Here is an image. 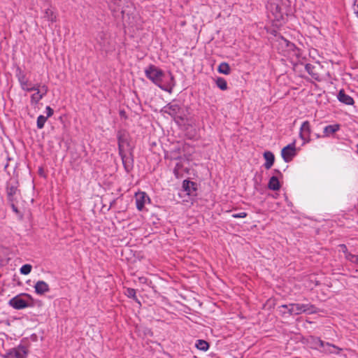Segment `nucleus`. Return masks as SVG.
<instances>
[{
    "label": "nucleus",
    "instance_id": "412c9836",
    "mask_svg": "<svg viewBox=\"0 0 358 358\" xmlns=\"http://www.w3.org/2000/svg\"><path fill=\"white\" fill-rule=\"evenodd\" d=\"M43 17L51 23L57 21V14L52 8H48L45 10Z\"/></svg>",
    "mask_w": 358,
    "mask_h": 358
},
{
    "label": "nucleus",
    "instance_id": "a878e982",
    "mask_svg": "<svg viewBox=\"0 0 358 358\" xmlns=\"http://www.w3.org/2000/svg\"><path fill=\"white\" fill-rule=\"evenodd\" d=\"M216 85L221 90H227V83L226 80L223 78L219 77L215 80Z\"/></svg>",
    "mask_w": 358,
    "mask_h": 358
},
{
    "label": "nucleus",
    "instance_id": "0eeeda50",
    "mask_svg": "<svg viewBox=\"0 0 358 358\" xmlns=\"http://www.w3.org/2000/svg\"><path fill=\"white\" fill-rule=\"evenodd\" d=\"M25 296L29 299H32L31 296L28 294H21L13 297L10 299L8 304L16 310H21L29 306L28 302L22 297Z\"/></svg>",
    "mask_w": 358,
    "mask_h": 358
},
{
    "label": "nucleus",
    "instance_id": "c756f323",
    "mask_svg": "<svg viewBox=\"0 0 358 358\" xmlns=\"http://www.w3.org/2000/svg\"><path fill=\"white\" fill-rule=\"evenodd\" d=\"M126 294L129 298H131V299H134L136 301L138 300L137 298H136V292L133 288H127V289Z\"/></svg>",
    "mask_w": 358,
    "mask_h": 358
},
{
    "label": "nucleus",
    "instance_id": "a211bd4d",
    "mask_svg": "<svg viewBox=\"0 0 358 358\" xmlns=\"http://www.w3.org/2000/svg\"><path fill=\"white\" fill-rule=\"evenodd\" d=\"M182 188L188 195H193L197 189V185L195 182L185 180L182 182Z\"/></svg>",
    "mask_w": 358,
    "mask_h": 358
},
{
    "label": "nucleus",
    "instance_id": "cd10ccee",
    "mask_svg": "<svg viewBox=\"0 0 358 358\" xmlns=\"http://www.w3.org/2000/svg\"><path fill=\"white\" fill-rule=\"evenodd\" d=\"M47 119L48 118L46 117H45L44 115H39L37 117L36 125H37L38 129H41L43 128L45 123L47 121Z\"/></svg>",
    "mask_w": 358,
    "mask_h": 358
},
{
    "label": "nucleus",
    "instance_id": "4468645a",
    "mask_svg": "<svg viewBox=\"0 0 358 358\" xmlns=\"http://www.w3.org/2000/svg\"><path fill=\"white\" fill-rule=\"evenodd\" d=\"M307 344L312 349L320 350L324 345V341L318 337L310 336L307 338Z\"/></svg>",
    "mask_w": 358,
    "mask_h": 358
},
{
    "label": "nucleus",
    "instance_id": "4c0bfd02",
    "mask_svg": "<svg viewBox=\"0 0 358 358\" xmlns=\"http://www.w3.org/2000/svg\"><path fill=\"white\" fill-rule=\"evenodd\" d=\"M316 137H317V138H319L322 137V136H320V134H316Z\"/></svg>",
    "mask_w": 358,
    "mask_h": 358
},
{
    "label": "nucleus",
    "instance_id": "2eb2a0df",
    "mask_svg": "<svg viewBox=\"0 0 358 358\" xmlns=\"http://www.w3.org/2000/svg\"><path fill=\"white\" fill-rule=\"evenodd\" d=\"M341 350V349L340 348L324 341V345L322 346L320 351L327 354H339Z\"/></svg>",
    "mask_w": 358,
    "mask_h": 358
},
{
    "label": "nucleus",
    "instance_id": "9d476101",
    "mask_svg": "<svg viewBox=\"0 0 358 358\" xmlns=\"http://www.w3.org/2000/svg\"><path fill=\"white\" fill-rule=\"evenodd\" d=\"M296 155L295 141L282 148L281 156L285 162H289Z\"/></svg>",
    "mask_w": 358,
    "mask_h": 358
},
{
    "label": "nucleus",
    "instance_id": "b1692460",
    "mask_svg": "<svg viewBox=\"0 0 358 358\" xmlns=\"http://www.w3.org/2000/svg\"><path fill=\"white\" fill-rule=\"evenodd\" d=\"M217 71L219 73L224 74V75H229L231 73V68L228 63L227 62H222L218 68Z\"/></svg>",
    "mask_w": 358,
    "mask_h": 358
},
{
    "label": "nucleus",
    "instance_id": "4be33fe9",
    "mask_svg": "<svg viewBox=\"0 0 358 358\" xmlns=\"http://www.w3.org/2000/svg\"><path fill=\"white\" fill-rule=\"evenodd\" d=\"M268 187L273 191L278 190L280 188V182L276 176H272L268 183Z\"/></svg>",
    "mask_w": 358,
    "mask_h": 358
},
{
    "label": "nucleus",
    "instance_id": "bb28decb",
    "mask_svg": "<svg viewBox=\"0 0 358 358\" xmlns=\"http://www.w3.org/2000/svg\"><path fill=\"white\" fill-rule=\"evenodd\" d=\"M182 165L180 162H178L176 164V166L173 169V173L176 178H180L182 176Z\"/></svg>",
    "mask_w": 358,
    "mask_h": 358
},
{
    "label": "nucleus",
    "instance_id": "f03ea898",
    "mask_svg": "<svg viewBox=\"0 0 358 358\" xmlns=\"http://www.w3.org/2000/svg\"><path fill=\"white\" fill-rule=\"evenodd\" d=\"M145 73L146 77L153 83L157 85L160 89L169 93L171 92L173 88L175 86L174 78L171 74H170L169 81L164 82V73L163 71L154 65H150L145 70Z\"/></svg>",
    "mask_w": 358,
    "mask_h": 358
},
{
    "label": "nucleus",
    "instance_id": "f8f14e48",
    "mask_svg": "<svg viewBox=\"0 0 358 358\" xmlns=\"http://www.w3.org/2000/svg\"><path fill=\"white\" fill-rule=\"evenodd\" d=\"M310 134L311 129L309 122H303L301 126L299 132V136L303 141V143H307L310 141Z\"/></svg>",
    "mask_w": 358,
    "mask_h": 358
},
{
    "label": "nucleus",
    "instance_id": "5701e85b",
    "mask_svg": "<svg viewBox=\"0 0 358 358\" xmlns=\"http://www.w3.org/2000/svg\"><path fill=\"white\" fill-rule=\"evenodd\" d=\"M306 71L315 79L319 78V73L316 71V68L311 64H306L305 66Z\"/></svg>",
    "mask_w": 358,
    "mask_h": 358
},
{
    "label": "nucleus",
    "instance_id": "ddd939ff",
    "mask_svg": "<svg viewBox=\"0 0 358 358\" xmlns=\"http://www.w3.org/2000/svg\"><path fill=\"white\" fill-rule=\"evenodd\" d=\"M136 206L138 210L141 211L144 208L146 203H149L150 199L145 192H139L135 194Z\"/></svg>",
    "mask_w": 358,
    "mask_h": 358
},
{
    "label": "nucleus",
    "instance_id": "79ce46f5",
    "mask_svg": "<svg viewBox=\"0 0 358 358\" xmlns=\"http://www.w3.org/2000/svg\"><path fill=\"white\" fill-rule=\"evenodd\" d=\"M357 153H358V144H357Z\"/></svg>",
    "mask_w": 358,
    "mask_h": 358
},
{
    "label": "nucleus",
    "instance_id": "a19ab883",
    "mask_svg": "<svg viewBox=\"0 0 358 358\" xmlns=\"http://www.w3.org/2000/svg\"><path fill=\"white\" fill-rule=\"evenodd\" d=\"M129 25H130L131 27L134 26V24L131 22H129Z\"/></svg>",
    "mask_w": 358,
    "mask_h": 358
},
{
    "label": "nucleus",
    "instance_id": "7c9ffc66",
    "mask_svg": "<svg viewBox=\"0 0 358 358\" xmlns=\"http://www.w3.org/2000/svg\"><path fill=\"white\" fill-rule=\"evenodd\" d=\"M281 44L282 45H285L286 47L290 50H294L296 49V46L294 43L289 42V41H287V39H285V38H282V42H281Z\"/></svg>",
    "mask_w": 358,
    "mask_h": 358
},
{
    "label": "nucleus",
    "instance_id": "aec40b11",
    "mask_svg": "<svg viewBox=\"0 0 358 358\" xmlns=\"http://www.w3.org/2000/svg\"><path fill=\"white\" fill-rule=\"evenodd\" d=\"M338 99L346 105H352L354 103L353 99L348 94H346L343 90L338 92Z\"/></svg>",
    "mask_w": 358,
    "mask_h": 358
},
{
    "label": "nucleus",
    "instance_id": "c9c22d12",
    "mask_svg": "<svg viewBox=\"0 0 358 358\" xmlns=\"http://www.w3.org/2000/svg\"><path fill=\"white\" fill-rule=\"evenodd\" d=\"M15 202H16V201H13V202H9V203H10V206H11V208H12L14 212H15V213H17V212H18V210H17V208L16 207V206H15Z\"/></svg>",
    "mask_w": 358,
    "mask_h": 358
},
{
    "label": "nucleus",
    "instance_id": "58836bf2",
    "mask_svg": "<svg viewBox=\"0 0 358 358\" xmlns=\"http://www.w3.org/2000/svg\"><path fill=\"white\" fill-rule=\"evenodd\" d=\"M356 260L357 261L355 263L358 264V255L357 256Z\"/></svg>",
    "mask_w": 358,
    "mask_h": 358
},
{
    "label": "nucleus",
    "instance_id": "20e7f679",
    "mask_svg": "<svg viewBox=\"0 0 358 358\" xmlns=\"http://www.w3.org/2000/svg\"><path fill=\"white\" fill-rule=\"evenodd\" d=\"M266 8L269 11V17L273 20L280 22L284 20L286 14L285 8L282 7V1H268Z\"/></svg>",
    "mask_w": 358,
    "mask_h": 358
},
{
    "label": "nucleus",
    "instance_id": "39448f33",
    "mask_svg": "<svg viewBox=\"0 0 358 358\" xmlns=\"http://www.w3.org/2000/svg\"><path fill=\"white\" fill-rule=\"evenodd\" d=\"M31 88H34L32 91L35 92L30 96L31 103L34 105L38 104L48 92V87L46 85L36 84Z\"/></svg>",
    "mask_w": 358,
    "mask_h": 358
},
{
    "label": "nucleus",
    "instance_id": "f3484780",
    "mask_svg": "<svg viewBox=\"0 0 358 358\" xmlns=\"http://www.w3.org/2000/svg\"><path fill=\"white\" fill-rule=\"evenodd\" d=\"M341 129V125L339 124H329L326 126L323 129V135L322 137H329L334 135L336 132L339 131Z\"/></svg>",
    "mask_w": 358,
    "mask_h": 358
},
{
    "label": "nucleus",
    "instance_id": "c85d7f7f",
    "mask_svg": "<svg viewBox=\"0 0 358 358\" xmlns=\"http://www.w3.org/2000/svg\"><path fill=\"white\" fill-rule=\"evenodd\" d=\"M31 268H32L31 265L27 264L23 265L20 268V273L22 274H23V275H28V274H29L31 273Z\"/></svg>",
    "mask_w": 358,
    "mask_h": 358
},
{
    "label": "nucleus",
    "instance_id": "473e14b6",
    "mask_svg": "<svg viewBox=\"0 0 358 358\" xmlns=\"http://www.w3.org/2000/svg\"><path fill=\"white\" fill-rule=\"evenodd\" d=\"M357 256V255H352L350 253H347L345 255V257L348 260L350 261L351 262L355 263L357 261L356 260Z\"/></svg>",
    "mask_w": 358,
    "mask_h": 358
},
{
    "label": "nucleus",
    "instance_id": "2f4dec72",
    "mask_svg": "<svg viewBox=\"0 0 358 358\" xmlns=\"http://www.w3.org/2000/svg\"><path fill=\"white\" fill-rule=\"evenodd\" d=\"M248 214L245 212H241L239 213H234L231 217L234 218H244L247 217Z\"/></svg>",
    "mask_w": 358,
    "mask_h": 358
},
{
    "label": "nucleus",
    "instance_id": "f704fd0d",
    "mask_svg": "<svg viewBox=\"0 0 358 358\" xmlns=\"http://www.w3.org/2000/svg\"><path fill=\"white\" fill-rule=\"evenodd\" d=\"M352 8H353L354 13L358 17V3H357V1H355V3L353 4Z\"/></svg>",
    "mask_w": 358,
    "mask_h": 358
},
{
    "label": "nucleus",
    "instance_id": "e433bc0d",
    "mask_svg": "<svg viewBox=\"0 0 358 358\" xmlns=\"http://www.w3.org/2000/svg\"><path fill=\"white\" fill-rule=\"evenodd\" d=\"M138 280L140 282L143 283V284H146L148 282V279L145 277H140L138 278Z\"/></svg>",
    "mask_w": 358,
    "mask_h": 358
},
{
    "label": "nucleus",
    "instance_id": "1a4fd4ad",
    "mask_svg": "<svg viewBox=\"0 0 358 358\" xmlns=\"http://www.w3.org/2000/svg\"><path fill=\"white\" fill-rule=\"evenodd\" d=\"M164 108V112L168 113L171 117L174 118L178 117L181 120H184L183 117L182 116V109L178 103H169Z\"/></svg>",
    "mask_w": 358,
    "mask_h": 358
},
{
    "label": "nucleus",
    "instance_id": "72a5a7b5",
    "mask_svg": "<svg viewBox=\"0 0 358 358\" xmlns=\"http://www.w3.org/2000/svg\"><path fill=\"white\" fill-rule=\"evenodd\" d=\"M47 118L51 117L53 115L54 110L50 106H47L45 108Z\"/></svg>",
    "mask_w": 358,
    "mask_h": 358
},
{
    "label": "nucleus",
    "instance_id": "9b49d317",
    "mask_svg": "<svg viewBox=\"0 0 358 358\" xmlns=\"http://www.w3.org/2000/svg\"><path fill=\"white\" fill-rule=\"evenodd\" d=\"M16 76L22 90L26 92H32V90H34V88H31L34 85H31L29 82L25 73L20 69L18 70Z\"/></svg>",
    "mask_w": 358,
    "mask_h": 358
},
{
    "label": "nucleus",
    "instance_id": "423d86ee",
    "mask_svg": "<svg viewBox=\"0 0 358 358\" xmlns=\"http://www.w3.org/2000/svg\"><path fill=\"white\" fill-rule=\"evenodd\" d=\"M6 192L8 202L17 201L20 195V191L18 189V182L17 181H10L7 182Z\"/></svg>",
    "mask_w": 358,
    "mask_h": 358
},
{
    "label": "nucleus",
    "instance_id": "393cba45",
    "mask_svg": "<svg viewBox=\"0 0 358 358\" xmlns=\"http://www.w3.org/2000/svg\"><path fill=\"white\" fill-rule=\"evenodd\" d=\"M195 346L197 349L206 352L209 348V344L207 341L204 340H197L195 344Z\"/></svg>",
    "mask_w": 358,
    "mask_h": 358
},
{
    "label": "nucleus",
    "instance_id": "7ed1b4c3",
    "mask_svg": "<svg viewBox=\"0 0 358 358\" xmlns=\"http://www.w3.org/2000/svg\"><path fill=\"white\" fill-rule=\"evenodd\" d=\"M287 310L289 315H297L302 313H314L316 308L310 303H289L284 304L279 307Z\"/></svg>",
    "mask_w": 358,
    "mask_h": 358
},
{
    "label": "nucleus",
    "instance_id": "ea45409f",
    "mask_svg": "<svg viewBox=\"0 0 358 358\" xmlns=\"http://www.w3.org/2000/svg\"><path fill=\"white\" fill-rule=\"evenodd\" d=\"M341 246L342 248H343L346 249V246H345V245H341Z\"/></svg>",
    "mask_w": 358,
    "mask_h": 358
},
{
    "label": "nucleus",
    "instance_id": "f257e3e1",
    "mask_svg": "<svg viewBox=\"0 0 358 358\" xmlns=\"http://www.w3.org/2000/svg\"><path fill=\"white\" fill-rule=\"evenodd\" d=\"M117 138L119 155L126 172L129 173L134 167L133 148L130 143L129 134L125 130H119Z\"/></svg>",
    "mask_w": 358,
    "mask_h": 358
},
{
    "label": "nucleus",
    "instance_id": "dca6fc26",
    "mask_svg": "<svg viewBox=\"0 0 358 358\" xmlns=\"http://www.w3.org/2000/svg\"><path fill=\"white\" fill-rule=\"evenodd\" d=\"M35 292L37 294L42 295L50 291V287L48 283L43 280H38L34 285Z\"/></svg>",
    "mask_w": 358,
    "mask_h": 358
},
{
    "label": "nucleus",
    "instance_id": "6ab92c4d",
    "mask_svg": "<svg viewBox=\"0 0 358 358\" xmlns=\"http://www.w3.org/2000/svg\"><path fill=\"white\" fill-rule=\"evenodd\" d=\"M264 158L266 160L264 167L266 169H270L273 165L275 156L271 151H266L264 152Z\"/></svg>",
    "mask_w": 358,
    "mask_h": 358
},
{
    "label": "nucleus",
    "instance_id": "6e6552de",
    "mask_svg": "<svg viewBox=\"0 0 358 358\" xmlns=\"http://www.w3.org/2000/svg\"><path fill=\"white\" fill-rule=\"evenodd\" d=\"M29 353L28 349L26 346L19 345L16 348L10 349L4 358H26Z\"/></svg>",
    "mask_w": 358,
    "mask_h": 358
}]
</instances>
